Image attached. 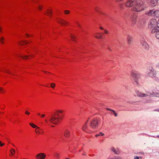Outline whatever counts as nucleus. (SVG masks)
<instances>
[{
    "label": "nucleus",
    "instance_id": "obj_18",
    "mask_svg": "<svg viewBox=\"0 0 159 159\" xmlns=\"http://www.w3.org/2000/svg\"><path fill=\"white\" fill-rule=\"evenodd\" d=\"M111 151H113L116 154H118L119 153L120 151L118 150H117V151H116L114 148H112L111 149Z\"/></svg>",
    "mask_w": 159,
    "mask_h": 159
},
{
    "label": "nucleus",
    "instance_id": "obj_6",
    "mask_svg": "<svg viewBox=\"0 0 159 159\" xmlns=\"http://www.w3.org/2000/svg\"><path fill=\"white\" fill-rule=\"evenodd\" d=\"M151 26L154 27L153 30L159 29V22H157L156 20L153 19L151 20L150 21Z\"/></svg>",
    "mask_w": 159,
    "mask_h": 159
},
{
    "label": "nucleus",
    "instance_id": "obj_39",
    "mask_svg": "<svg viewBox=\"0 0 159 159\" xmlns=\"http://www.w3.org/2000/svg\"><path fill=\"white\" fill-rule=\"evenodd\" d=\"M6 73H7L8 74H9L10 73V72H9V71L8 70L7 71H6L5 72Z\"/></svg>",
    "mask_w": 159,
    "mask_h": 159
},
{
    "label": "nucleus",
    "instance_id": "obj_45",
    "mask_svg": "<svg viewBox=\"0 0 159 159\" xmlns=\"http://www.w3.org/2000/svg\"><path fill=\"white\" fill-rule=\"evenodd\" d=\"M108 110H110V109H107Z\"/></svg>",
    "mask_w": 159,
    "mask_h": 159
},
{
    "label": "nucleus",
    "instance_id": "obj_19",
    "mask_svg": "<svg viewBox=\"0 0 159 159\" xmlns=\"http://www.w3.org/2000/svg\"><path fill=\"white\" fill-rule=\"evenodd\" d=\"M5 92L4 89L2 87H0V93L3 94Z\"/></svg>",
    "mask_w": 159,
    "mask_h": 159
},
{
    "label": "nucleus",
    "instance_id": "obj_12",
    "mask_svg": "<svg viewBox=\"0 0 159 159\" xmlns=\"http://www.w3.org/2000/svg\"><path fill=\"white\" fill-rule=\"evenodd\" d=\"M34 57L33 55H27L24 56L22 57V59H30Z\"/></svg>",
    "mask_w": 159,
    "mask_h": 159
},
{
    "label": "nucleus",
    "instance_id": "obj_5",
    "mask_svg": "<svg viewBox=\"0 0 159 159\" xmlns=\"http://www.w3.org/2000/svg\"><path fill=\"white\" fill-rule=\"evenodd\" d=\"M98 119L97 118L95 117L92 119L90 122L89 125L92 128H95L98 125Z\"/></svg>",
    "mask_w": 159,
    "mask_h": 159
},
{
    "label": "nucleus",
    "instance_id": "obj_28",
    "mask_svg": "<svg viewBox=\"0 0 159 159\" xmlns=\"http://www.w3.org/2000/svg\"><path fill=\"white\" fill-rule=\"evenodd\" d=\"M25 114L28 115H29L30 114V113L27 110L25 111Z\"/></svg>",
    "mask_w": 159,
    "mask_h": 159
},
{
    "label": "nucleus",
    "instance_id": "obj_38",
    "mask_svg": "<svg viewBox=\"0 0 159 159\" xmlns=\"http://www.w3.org/2000/svg\"><path fill=\"white\" fill-rule=\"evenodd\" d=\"M111 159H120L119 157L115 158H114Z\"/></svg>",
    "mask_w": 159,
    "mask_h": 159
},
{
    "label": "nucleus",
    "instance_id": "obj_15",
    "mask_svg": "<svg viewBox=\"0 0 159 159\" xmlns=\"http://www.w3.org/2000/svg\"><path fill=\"white\" fill-rule=\"evenodd\" d=\"M152 31L154 32H156V37L157 38L159 39V29H157L153 30Z\"/></svg>",
    "mask_w": 159,
    "mask_h": 159
},
{
    "label": "nucleus",
    "instance_id": "obj_13",
    "mask_svg": "<svg viewBox=\"0 0 159 159\" xmlns=\"http://www.w3.org/2000/svg\"><path fill=\"white\" fill-rule=\"evenodd\" d=\"M27 41L25 40H20L18 41V44L20 45H25L27 44Z\"/></svg>",
    "mask_w": 159,
    "mask_h": 159
},
{
    "label": "nucleus",
    "instance_id": "obj_44",
    "mask_svg": "<svg viewBox=\"0 0 159 159\" xmlns=\"http://www.w3.org/2000/svg\"><path fill=\"white\" fill-rule=\"evenodd\" d=\"M143 95L142 96H144V94H143ZM140 96H141V95Z\"/></svg>",
    "mask_w": 159,
    "mask_h": 159
},
{
    "label": "nucleus",
    "instance_id": "obj_4",
    "mask_svg": "<svg viewBox=\"0 0 159 159\" xmlns=\"http://www.w3.org/2000/svg\"><path fill=\"white\" fill-rule=\"evenodd\" d=\"M90 118L91 117L88 118L87 120L85 122L82 127V129L83 131L86 133H90L92 132L89 129L88 126V122Z\"/></svg>",
    "mask_w": 159,
    "mask_h": 159
},
{
    "label": "nucleus",
    "instance_id": "obj_42",
    "mask_svg": "<svg viewBox=\"0 0 159 159\" xmlns=\"http://www.w3.org/2000/svg\"><path fill=\"white\" fill-rule=\"evenodd\" d=\"M51 127H54V126L53 125H52L51 126Z\"/></svg>",
    "mask_w": 159,
    "mask_h": 159
},
{
    "label": "nucleus",
    "instance_id": "obj_22",
    "mask_svg": "<svg viewBox=\"0 0 159 159\" xmlns=\"http://www.w3.org/2000/svg\"><path fill=\"white\" fill-rule=\"evenodd\" d=\"M43 6L41 4L38 5V9L39 10H41L43 9Z\"/></svg>",
    "mask_w": 159,
    "mask_h": 159
},
{
    "label": "nucleus",
    "instance_id": "obj_36",
    "mask_svg": "<svg viewBox=\"0 0 159 159\" xmlns=\"http://www.w3.org/2000/svg\"><path fill=\"white\" fill-rule=\"evenodd\" d=\"M78 26L79 28H81V25L79 24H78Z\"/></svg>",
    "mask_w": 159,
    "mask_h": 159
},
{
    "label": "nucleus",
    "instance_id": "obj_10",
    "mask_svg": "<svg viewBox=\"0 0 159 159\" xmlns=\"http://www.w3.org/2000/svg\"><path fill=\"white\" fill-rule=\"evenodd\" d=\"M71 134L70 131L68 129H66L65 130L63 133L64 137L66 138H68L70 136Z\"/></svg>",
    "mask_w": 159,
    "mask_h": 159
},
{
    "label": "nucleus",
    "instance_id": "obj_25",
    "mask_svg": "<svg viewBox=\"0 0 159 159\" xmlns=\"http://www.w3.org/2000/svg\"><path fill=\"white\" fill-rule=\"evenodd\" d=\"M71 38L73 41H75L76 39L75 37L73 35H71Z\"/></svg>",
    "mask_w": 159,
    "mask_h": 159
},
{
    "label": "nucleus",
    "instance_id": "obj_37",
    "mask_svg": "<svg viewBox=\"0 0 159 159\" xmlns=\"http://www.w3.org/2000/svg\"><path fill=\"white\" fill-rule=\"evenodd\" d=\"M134 159H139V157H136L134 158Z\"/></svg>",
    "mask_w": 159,
    "mask_h": 159
},
{
    "label": "nucleus",
    "instance_id": "obj_26",
    "mask_svg": "<svg viewBox=\"0 0 159 159\" xmlns=\"http://www.w3.org/2000/svg\"><path fill=\"white\" fill-rule=\"evenodd\" d=\"M64 13L65 14H68L70 13V11L69 10H66L64 11Z\"/></svg>",
    "mask_w": 159,
    "mask_h": 159
},
{
    "label": "nucleus",
    "instance_id": "obj_40",
    "mask_svg": "<svg viewBox=\"0 0 159 159\" xmlns=\"http://www.w3.org/2000/svg\"><path fill=\"white\" fill-rule=\"evenodd\" d=\"M123 0H117V1H118V2H120V1H122Z\"/></svg>",
    "mask_w": 159,
    "mask_h": 159
},
{
    "label": "nucleus",
    "instance_id": "obj_27",
    "mask_svg": "<svg viewBox=\"0 0 159 159\" xmlns=\"http://www.w3.org/2000/svg\"><path fill=\"white\" fill-rule=\"evenodd\" d=\"M5 145V143L0 141V147H2Z\"/></svg>",
    "mask_w": 159,
    "mask_h": 159
},
{
    "label": "nucleus",
    "instance_id": "obj_34",
    "mask_svg": "<svg viewBox=\"0 0 159 159\" xmlns=\"http://www.w3.org/2000/svg\"><path fill=\"white\" fill-rule=\"evenodd\" d=\"M45 116L44 114H43L41 115V117L42 118H44Z\"/></svg>",
    "mask_w": 159,
    "mask_h": 159
},
{
    "label": "nucleus",
    "instance_id": "obj_43",
    "mask_svg": "<svg viewBox=\"0 0 159 159\" xmlns=\"http://www.w3.org/2000/svg\"><path fill=\"white\" fill-rule=\"evenodd\" d=\"M66 159H70L69 158H66Z\"/></svg>",
    "mask_w": 159,
    "mask_h": 159
},
{
    "label": "nucleus",
    "instance_id": "obj_30",
    "mask_svg": "<svg viewBox=\"0 0 159 159\" xmlns=\"http://www.w3.org/2000/svg\"><path fill=\"white\" fill-rule=\"evenodd\" d=\"M104 33L105 34H107L108 33V31L107 30H104Z\"/></svg>",
    "mask_w": 159,
    "mask_h": 159
},
{
    "label": "nucleus",
    "instance_id": "obj_33",
    "mask_svg": "<svg viewBox=\"0 0 159 159\" xmlns=\"http://www.w3.org/2000/svg\"><path fill=\"white\" fill-rule=\"evenodd\" d=\"M112 111L114 112L115 116H117V114L114 111L112 110Z\"/></svg>",
    "mask_w": 159,
    "mask_h": 159
},
{
    "label": "nucleus",
    "instance_id": "obj_32",
    "mask_svg": "<svg viewBox=\"0 0 159 159\" xmlns=\"http://www.w3.org/2000/svg\"><path fill=\"white\" fill-rule=\"evenodd\" d=\"M2 27L0 26V32L2 33Z\"/></svg>",
    "mask_w": 159,
    "mask_h": 159
},
{
    "label": "nucleus",
    "instance_id": "obj_41",
    "mask_svg": "<svg viewBox=\"0 0 159 159\" xmlns=\"http://www.w3.org/2000/svg\"><path fill=\"white\" fill-rule=\"evenodd\" d=\"M139 158H140V159H142V157H139Z\"/></svg>",
    "mask_w": 159,
    "mask_h": 159
},
{
    "label": "nucleus",
    "instance_id": "obj_46",
    "mask_svg": "<svg viewBox=\"0 0 159 159\" xmlns=\"http://www.w3.org/2000/svg\"><path fill=\"white\" fill-rule=\"evenodd\" d=\"M155 1H156H156H157L156 0H155Z\"/></svg>",
    "mask_w": 159,
    "mask_h": 159
},
{
    "label": "nucleus",
    "instance_id": "obj_11",
    "mask_svg": "<svg viewBox=\"0 0 159 159\" xmlns=\"http://www.w3.org/2000/svg\"><path fill=\"white\" fill-rule=\"evenodd\" d=\"M158 12V11H153V10H150L147 12L146 14L148 16H154L156 15V14Z\"/></svg>",
    "mask_w": 159,
    "mask_h": 159
},
{
    "label": "nucleus",
    "instance_id": "obj_16",
    "mask_svg": "<svg viewBox=\"0 0 159 159\" xmlns=\"http://www.w3.org/2000/svg\"><path fill=\"white\" fill-rule=\"evenodd\" d=\"M5 39L3 36L0 37V43L3 44L4 43Z\"/></svg>",
    "mask_w": 159,
    "mask_h": 159
},
{
    "label": "nucleus",
    "instance_id": "obj_23",
    "mask_svg": "<svg viewBox=\"0 0 159 159\" xmlns=\"http://www.w3.org/2000/svg\"><path fill=\"white\" fill-rule=\"evenodd\" d=\"M56 86V84L54 83H52L50 84V87L52 89H54Z\"/></svg>",
    "mask_w": 159,
    "mask_h": 159
},
{
    "label": "nucleus",
    "instance_id": "obj_8",
    "mask_svg": "<svg viewBox=\"0 0 159 159\" xmlns=\"http://www.w3.org/2000/svg\"><path fill=\"white\" fill-rule=\"evenodd\" d=\"M58 22L63 26H66L68 25V22L62 19H59L58 20Z\"/></svg>",
    "mask_w": 159,
    "mask_h": 159
},
{
    "label": "nucleus",
    "instance_id": "obj_35",
    "mask_svg": "<svg viewBox=\"0 0 159 159\" xmlns=\"http://www.w3.org/2000/svg\"><path fill=\"white\" fill-rule=\"evenodd\" d=\"M99 28L100 30H104V29L102 27V26H100V27H99Z\"/></svg>",
    "mask_w": 159,
    "mask_h": 159
},
{
    "label": "nucleus",
    "instance_id": "obj_14",
    "mask_svg": "<svg viewBox=\"0 0 159 159\" xmlns=\"http://www.w3.org/2000/svg\"><path fill=\"white\" fill-rule=\"evenodd\" d=\"M94 37L97 39H100L102 37L101 33H97L94 34Z\"/></svg>",
    "mask_w": 159,
    "mask_h": 159
},
{
    "label": "nucleus",
    "instance_id": "obj_9",
    "mask_svg": "<svg viewBox=\"0 0 159 159\" xmlns=\"http://www.w3.org/2000/svg\"><path fill=\"white\" fill-rule=\"evenodd\" d=\"M45 14L49 17H51L52 14V9L51 8L47 9L45 12Z\"/></svg>",
    "mask_w": 159,
    "mask_h": 159
},
{
    "label": "nucleus",
    "instance_id": "obj_31",
    "mask_svg": "<svg viewBox=\"0 0 159 159\" xmlns=\"http://www.w3.org/2000/svg\"><path fill=\"white\" fill-rule=\"evenodd\" d=\"M132 75H133V76H135L136 77L137 76V75L136 73H134L132 74Z\"/></svg>",
    "mask_w": 159,
    "mask_h": 159
},
{
    "label": "nucleus",
    "instance_id": "obj_2",
    "mask_svg": "<svg viewBox=\"0 0 159 159\" xmlns=\"http://www.w3.org/2000/svg\"><path fill=\"white\" fill-rule=\"evenodd\" d=\"M126 6L128 7H132V10L136 11H140L143 9V4L142 2H136L133 0H128L126 3Z\"/></svg>",
    "mask_w": 159,
    "mask_h": 159
},
{
    "label": "nucleus",
    "instance_id": "obj_7",
    "mask_svg": "<svg viewBox=\"0 0 159 159\" xmlns=\"http://www.w3.org/2000/svg\"><path fill=\"white\" fill-rule=\"evenodd\" d=\"M46 155L43 152H40L37 154L35 156L36 159H45Z\"/></svg>",
    "mask_w": 159,
    "mask_h": 159
},
{
    "label": "nucleus",
    "instance_id": "obj_17",
    "mask_svg": "<svg viewBox=\"0 0 159 159\" xmlns=\"http://www.w3.org/2000/svg\"><path fill=\"white\" fill-rule=\"evenodd\" d=\"M15 153V151L14 149H11L10 150V156H12L14 155Z\"/></svg>",
    "mask_w": 159,
    "mask_h": 159
},
{
    "label": "nucleus",
    "instance_id": "obj_3",
    "mask_svg": "<svg viewBox=\"0 0 159 159\" xmlns=\"http://www.w3.org/2000/svg\"><path fill=\"white\" fill-rule=\"evenodd\" d=\"M29 125L33 128L35 129V132L36 134L39 135H43L44 134L43 130L34 123L30 122L29 123Z\"/></svg>",
    "mask_w": 159,
    "mask_h": 159
},
{
    "label": "nucleus",
    "instance_id": "obj_20",
    "mask_svg": "<svg viewBox=\"0 0 159 159\" xmlns=\"http://www.w3.org/2000/svg\"><path fill=\"white\" fill-rule=\"evenodd\" d=\"M95 10L96 11H97V12L100 13L101 14H104L103 13H102V12H101L100 11V8L98 7H96L95 8Z\"/></svg>",
    "mask_w": 159,
    "mask_h": 159
},
{
    "label": "nucleus",
    "instance_id": "obj_21",
    "mask_svg": "<svg viewBox=\"0 0 159 159\" xmlns=\"http://www.w3.org/2000/svg\"><path fill=\"white\" fill-rule=\"evenodd\" d=\"M104 135V134L102 133V132H100L98 134L95 135V137H98L99 136H103Z\"/></svg>",
    "mask_w": 159,
    "mask_h": 159
},
{
    "label": "nucleus",
    "instance_id": "obj_29",
    "mask_svg": "<svg viewBox=\"0 0 159 159\" xmlns=\"http://www.w3.org/2000/svg\"><path fill=\"white\" fill-rule=\"evenodd\" d=\"M25 36L27 37H31L32 36V35H30V34H28V33H26L25 34Z\"/></svg>",
    "mask_w": 159,
    "mask_h": 159
},
{
    "label": "nucleus",
    "instance_id": "obj_1",
    "mask_svg": "<svg viewBox=\"0 0 159 159\" xmlns=\"http://www.w3.org/2000/svg\"><path fill=\"white\" fill-rule=\"evenodd\" d=\"M63 110L57 109L55 111L53 115H52L50 118L48 120L47 119L45 120L46 123H48V122L54 125L58 124L63 118L62 114Z\"/></svg>",
    "mask_w": 159,
    "mask_h": 159
},
{
    "label": "nucleus",
    "instance_id": "obj_24",
    "mask_svg": "<svg viewBox=\"0 0 159 159\" xmlns=\"http://www.w3.org/2000/svg\"><path fill=\"white\" fill-rule=\"evenodd\" d=\"M54 156L57 159L59 158L60 157V155L59 154L57 153L54 154Z\"/></svg>",
    "mask_w": 159,
    "mask_h": 159
}]
</instances>
